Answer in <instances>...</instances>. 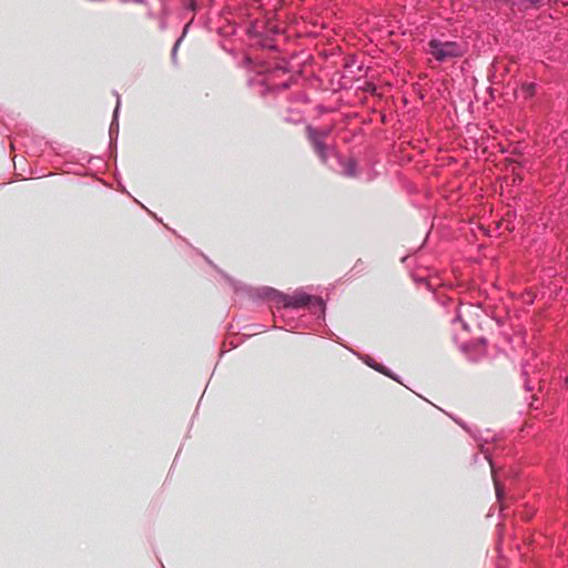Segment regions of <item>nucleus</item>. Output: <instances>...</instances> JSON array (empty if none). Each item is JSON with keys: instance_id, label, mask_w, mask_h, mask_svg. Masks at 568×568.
<instances>
[{"instance_id": "obj_4", "label": "nucleus", "mask_w": 568, "mask_h": 568, "mask_svg": "<svg viewBox=\"0 0 568 568\" xmlns=\"http://www.w3.org/2000/svg\"><path fill=\"white\" fill-rule=\"evenodd\" d=\"M328 130L317 131L312 126H307L308 139L323 162L327 161L328 153L332 151L326 144L325 140L328 135Z\"/></svg>"}, {"instance_id": "obj_7", "label": "nucleus", "mask_w": 568, "mask_h": 568, "mask_svg": "<svg viewBox=\"0 0 568 568\" xmlns=\"http://www.w3.org/2000/svg\"><path fill=\"white\" fill-rule=\"evenodd\" d=\"M485 458L488 460L489 466L491 468V474H493V479H494L495 490H496V497H497L498 501L500 503L503 499V496H504L503 488L496 478V470H495V466H494L493 462L489 459L488 456H485Z\"/></svg>"}, {"instance_id": "obj_8", "label": "nucleus", "mask_w": 568, "mask_h": 568, "mask_svg": "<svg viewBox=\"0 0 568 568\" xmlns=\"http://www.w3.org/2000/svg\"><path fill=\"white\" fill-rule=\"evenodd\" d=\"M535 90H536V84L535 83H523L521 87H520V93L525 97V98H530L534 95L535 93Z\"/></svg>"}, {"instance_id": "obj_1", "label": "nucleus", "mask_w": 568, "mask_h": 568, "mask_svg": "<svg viewBox=\"0 0 568 568\" xmlns=\"http://www.w3.org/2000/svg\"><path fill=\"white\" fill-rule=\"evenodd\" d=\"M467 52V44L462 41L450 40L444 34L433 37L427 44L426 53L437 62L462 58Z\"/></svg>"}, {"instance_id": "obj_12", "label": "nucleus", "mask_w": 568, "mask_h": 568, "mask_svg": "<svg viewBox=\"0 0 568 568\" xmlns=\"http://www.w3.org/2000/svg\"><path fill=\"white\" fill-rule=\"evenodd\" d=\"M286 88H288L287 82L282 83L281 89H286Z\"/></svg>"}, {"instance_id": "obj_6", "label": "nucleus", "mask_w": 568, "mask_h": 568, "mask_svg": "<svg viewBox=\"0 0 568 568\" xmlns=\"http://www.w3.org/2000/svg\"><path fill=\"white\" fill-rule=\"evenodd\" d=\"M343 168V174L345 176H355L356 175V169L357 163L354 159H347L346 161L341 162Z\"/></svg>"}, {"instance_id": "obj_11", "label": "nucleus", "mask_w": 568, "mask_h": 568, "mask_svg": "<svg viewBox=\"0 0 568 568\" xmlns=\"http://www.w3.org/2000/svg\"><path fill=\"white\" fill-rule=\"evenodd\" d=\"M116 99H118V101H116V106H115V109H114V120H115V119H116V116H118V112H119V108H120V97H119V95H116Z\"/></svg>"}, {"instance_id": "obj_3", "label": "nucleus", "mask_w": 568, "mask_h": 568, "mask_svg": "<svg viewBox=\"0 0 568 568\" xmlns=\"http://www.w3.org/2000/svg\"><path fill=\"white\" fill-rule=\"evenodd\" d=\"M454 341L459 346V351L463 353H481L486 343L485 338L478 337L473 339L470 337L469 326L457 316L453 321Z\"/></svg>"}, {"instance_id": "obj_5", "label": "nucleus", "mask_w": 568, "mask_h": 568, "mask_svg": "<svg viewBox=\"0 0 568 568\" xmlns=\"http://www.w3.org/2000/svg\"><path fill=\"white\" fill-rule=\"evenodd\" d=\"M364 363L373 369L390 377L392 379L399 382L398 376L394 375L387 367L376 362L375 357H361Z\"/></svg>"}, {"instance_id": "obj_2", "label": "nucleus", "mask_w": 568, "mask_h": 568, "mask_svg": "<svg viewBox=\"0 0 568 568\" xmlns=\"http://www.w3.org/2000/svg\"><path fill=\"white\" fill-rule=\"evenodd\" d=\"M267 295L274 296L277 304L284 308L298 310L305 306L316 307L320 312L324 311V302L320 297L312 296L303 291H296L293 294H283L273 288H267Z\"/></svg>"}, {"instance_id": "obj_9", "label": "nucleus", "mask_w": 568, "mask_h": 568, "mask_svg": "<svg viewBox=\"0 0 568 568\" xmlns=\"http://www.w3.org/2000/svg\"><path fill=\"white\" fill-rule=\"evenodd\" d=\"M523 376L525 377V388L527 392H531L534 389V385H531V382L527 378L528 376V371H527V366L526 365H523Z\"/></svg>"}, {"instance_id": "obj_10", "label": "nucleus", "mask_w": 568, "mask_h": 568, "mask_svg": "<svg viewBox=\"0 0 568 568\" xmlns=\"http://www.w3.org/2000/svg\"><path fill=\"white\" fill-rule=\"evenodd\" d=\"M182 40V37L175 42L174 47H173V50H172V57L173 59H175V55H176V51H178V48H179V44Z\"/></svg>"}, {"instance_id": "obj_13", "label": "nucleus", "mask_w": 568, "mask_h": 568, "mask_svg": "<svg viewBox=\"0 0 568 568\" xmlns=\"http://www.w3.org/2000/svg\"><path fill=\"white\" fill-rule=\"evenodd\" d=\"M565 383L568 386V376L566 377Z\"/></svg>"}]
</instances>
